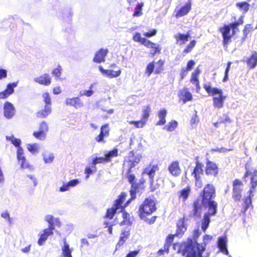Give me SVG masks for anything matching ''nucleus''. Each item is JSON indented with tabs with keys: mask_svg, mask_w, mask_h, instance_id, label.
<instances>
[{
	"mask_svg": "<svg viewBox=\"0 0 257 257\" xmlns=\"http://www.w3.org/2000/svg\"><path fill=\"white\" fill-rule=\"evenodd\" d=\"M133 40L136 42L140 43L144 45L147 40V39L142 38L141 34L139 32H136L133 35Z\"/></svg>",
	"mask_w": 257,
	"mask_h": 257,
	"instance_id": "48",
	"label": "nucleus"
},
{
	"mask_svg": "<svg viewBox=\"0 0 257 257\" xmlns=\"http://www.w3.org/2000/svg\"><path fill=\"white\" fill-rule=\"evenodd\" d=\"M251 29L252 28L251 27L250 24H248L245 26L243 30V37L242 38V40H245L247 38V35L250 32Z\"/></svg>",
	"mask_w": 257,
	"mask_h": 257,
	"instance_id": "60",
	"label": "nucleus"
},
{
	"mask_svg": "<svg viewBox=\"0 0 257 257\" xmlns=\"http://www.w3.org/2000/svg\"><path fill=\"white\" fill-rule=\"evenodd\" d=\"M243 23V18L240 17L237 21L228 25H224L222 27L219 28L218 31L222 35V44L225 48H227L228 45L231 42L232 37L234 35L235 31L238 30V27Z\"/></svg>",
	"mask_w": 257,
	"mask_h": 257,
	"instance_id": "2",
	"label": "nucleus"
},
{
	"mask_svg": "<svg viewBox=\"0 0 257 257\" xmlns=\"http://www.w3.org/2000/svg\"><path fill=\"white\" fill-rule=\"evenodd\" d=\"M98 68L102 74L109 78L117 77L120 75L121 72V70L120 69L116 71L110 69H104L101 65L99 66Z\"/></svg>",
	"mask_w": 257,
	"mask_h": 257,
	"instance_id": "27",
	"label": "nucleus"
},
{
	"mask_svg": "<svg viewBox=\"0 0 257 257\" xmlns=\"http://www.w3.org/2000/svg\"><path fill=\"white\" fill-rule=\"evenodd\" d=\"M45 220L48 223V228L43 230V233L40 235L38 240L39 245H42L48 237L53 234V230L55 229V226H60L61 222L58 218H54L51 215H48L46 216Z\"/></svg>",
	"mask_w": 257,
	"mask_h": 257,
	"instance_id": "4",
	"label": "nucleus"
},
{
	"mask_svg": "<svg viewBox=\"0 0 257 257\" xmlns=\"http://www.w3.org/2000/svg\"><path fill=\"white\" fill-rule=\"evenodd\" d=\"M187 218L183 216L178 219L176 223V231L175 235L176 236H182L187 230V224L186 222Z\"/></svg>",
	"mask_w": 257,
	"mask_h": 257,
	"instance_id": "17",
	"label": "nucleus"
},
{
	"mask_svg": "<svg viewBox=\"0 0 257 257\" xmlns=\"http://www.w3.org/2000/svg\"><path fill=\"white\" fill-rule=\"evenodd\" d=\"M178 96L180 100L183 101V103L192 101L193 99L192 95L187 88H184L180 90Z\"/></svg>",
	"mask_w": 257,
	"mask_h": 257,
	"instance_id": "28",
	"label": "nucleus"
},
{
	"mask_svg": "<svg viewBox=\"0 0 257 257\" xmlns=\"http://www.w3.org/2000/svg\"><path fill=\"white\" fill-rule=\"evenodd\" d=\"M108 53L107 49H100L97 51L93 57V61L94 62L100 63L105 61V58Z\"/></svg>",
	"mask_w": 257,
	"mask_h": 257,
	"instance_id": "29",
	"label": "nucleus"
},
{
	"mask_svg": "<svg viewBox=\"0 0 257 257\" xmlns=\"http://www.w3.org/2000/svg\"><path fill=\"white\" fill-rule=\"evenodd\" d=\"M243 184L239 179H235L232 181V197L234 201L239 202L242 197Z\"/></svg>",
	"mask_w": 257,
	"mask_h": 257,
	"instance_id": "13",
	"label": "nucleus"
},
{
	"mask_svg": "<svg viewBox=\"0 0 257 257\" xmlns=\"http://www.w3.org/2000/svg\"><path fill=\"white\" fill-rule=\"evenodd\" d=\"M126 196L127 194L126 193L121 192L118 198L114 201L112 207L107 209L104 218L112 219L117 209H121L123 210L125 209L130 203V201H127L126 203L123 204Z\"/></svg>",
	"mask_w": 257,
	"mask_h": 257,
	"instance_id": "7",
	"label": "nucleus"
},
{
	"mask_svg": "<svg viewBox=\"0 0 257 257\" xmlns=\"http://www.w3.org/2000/svg\"><path fill=\"white\" fill-rule=\"evenodd\" d=\"M157 34V30L156 29H153L150 31L146 32L144 34V36L147 38H150L154 36Z\"/></svg>",
	"mask_w": 257,
	"mask_h": 257,
	"instance_id": "63",
	"label": "nucleus"
},
{
	"mask_svg": "<svg viewBox=\"0 0 257 257\" xmlns=\"http://www.w3.org/2000/svg\"><path fill=\"white\" fill-rule=\"evenodd\" d=\"M205 172L207 175L216 177L219 173V168L214 162L207 160L206 162Z\"/></svg>",
	"mask_w": 257,
	"mask_h": 257,
	"instance_id": "15",
	"label": "nucleus"
},
{
	"mask_svg": "<svg viewBox=\"0 0 257 257\" xmlns=\"http://www.w3.org/2000/svg\"><path fill=\"white\" fill-rule=\"evenodd\" d=\"M130 235V229H124L122 230L119 240L117 243L116 247L122 246L125 241L128 238Z\"/></svg>",
	"mask_w": 257,
	"mask_h": 257,
	"instance_id": "36",
	"label": "nucleus"
},
{
	"mask_svg": "<svg viewBox=\"0 0 257 257\" xmlns=\"http://www.w3.org/2000/svg\"><path fill=\"white\" fill-rule=\"evenodd\" d=\"M227 239L225 236L219 237L218 239L217 245L219 250L226 255L228 254L226 247Z\"/></svg>",
	"mask_w": 257,
	"mask_h": 257,
	"instance_id": "34",
	"label": "nucleus"
},
{
	"mask_svg": "<svg viewBox=\"0 0 257 257\" xmlns=\"http://www.w3.org/2000/svg\"><path fill=\"white\" fill-rule=\"evenodd\" d=\"M94 85L95 83L91 84L88 90H84L83 91H80L79 93V95L80 96H86L87 97H90L93 95L94 91Z\"/></svg>",
	"mask_w": 257,
	"mask_h": 257,
	"instance_id": "47",
	"label": "nucleus"
},
{
	"mask_svg": "<svg viewBox=\"0 0 257 257\" xmlns=\"http://www.w3.org/2000/svg\"><path fill=\"white\" fill-rule=\"evenodd\" d=\"M17 85L18 82L9 83L6 88L4 91L0 92V99H5L13 94L14 92V88L16 87Z\"/></svg>",
	"mask_w": 257,
	"mask_h": 257,
	"instance_id": "19",
	"label": "nucleus"
},
{
	"mask_svg": "<svg viewBox=\"0 0 257 257\" xmlns=\"http://www.w3.org/2000/svg\"><path fill=\"white\" fill-rule=\"evenodd\" d=\"M177 44L183 45L191 38L190 31H188L186 34L178 33L174 36Z\"/></svg>",
	"mask_w": 257,
	"mask_h": 257,
	"instance_id": "26",
	"label": "nucleus"
},
{
	"mask_svg": "<svg viewBox=\"0 0 257 257\" xmlns=\"http://www.w3.org/2000/svg\"><path fill=\"white\" fill-rule=\"evenodd\" d=\"M62 71V67L60 65H58L57 67L52 70V73L55 77L58 78L60 77Z\"/></svg>",
	"mask_w": 257,
	"mask_h": 257,
	"instance_id": "58",
	"label": "nucleus"
},
{
	"mask_svg": "<svg viewBox=\"0 0 257 257\" xmlns=\"http://www.w3.org/2000/svg\"><path fill=\"white\" fill-rule=\"evenodd\" d=\"M139 252V250L130 251L127 253L125 257H136Z\"/></svg>",
	"mask_w": 257,
	"mask_h": 257,
	"instance_id": "64",
	"label": "nucleus"
},
{
	"mask_svg": "<svg viewBox=\"0 0 257 257\" xmlns=\"http://www.w3.org/2000/svg\"><path fill=\"white\" fill-rule=\"evenodd\" d=\"M200 73V69L196 68L194 71L192 73L190 79V82L195 84L197 91H198L200 89V82L198 79V76Z\"/></svg>",
	"mask_w": 257,
	"mask_h": 257,
	"instance_id": "31",
	"label": "nucleus"
},
{
	"mask_svg": "<svg viewBox=\"0 0 257 257\" xmlns=\"http://www.w3.org/2000/svg\"><path fill=\"white\" fill-rule=\"evenodd\" d=\"M199 196L201 198V203L213 200L216 196L215 187L210 183L206 184Z\"/></svg>",
	"mask_w": 257,
	"mask_h": 257,
	"instance_id": "11",
	"label": "nucleus"
},
{
	"mask_svg": "<svg viewBox=\"0 0 257 257\" xmlns=\"http://www.w3.org/2000/svg\"><path fill=\"white\" fill-rule=\"evenodd\" d=\"M51 112V106H45L44 109H40L36 113V116L39 119H44L50 114Z\"/></svg>",
	"mask_w": 257,
	"mask_h": 257,
	"instance_id": "32",
	"label": "nucleus"
},
{
	"mask_svg": "<svg viewBox=\"0 0 257 257\" xmlns=\"http://www.w3.org/2000/svg\"><path fill=\"white\" fill-rule=\"evenodd\" d=\"M205 250V245H201L197 242H193L192 239L188 240L183 244L181 250L183 255L185 257H202V253Z\"/></svg>",
	"mask_w": 257,
	"mask_h": 257,
	"instance_id": "3",
	"label": "nucleus"
},
{
	"mask_svg": "<svg viewBox=\"0 0 257 257\" xmlns=\"http://www.w3.org/2000/svg\"><path fill=\"white\" fill-rule=\"evenodd\" d=\"M177 125L178 122L177 121L172 120L164 128L168 132H172L177 127Z\"/></svg>",
	"mask_w": 257,
	"mask_h": 257,
	"instance_id": "53",
	"label": "nucleus"
},
{
	"mask_svg": "<svg viewBox=\"0 0 257 257\" xmlns=\"http://www.w3.org/2000/svg\"><path fill=\"white\" fill-rule=\"evenodd\" d=\"M175 236H176L175 234H169L167 236L165 244H164L166 247L167 251L169 250V247L174 241Z\"/></svg>",
	"mask_w": 257,
	"mask_h": 257,
	"instance_id": "52",
	"label": "nucleus"
},
{
	"mask_svg": "<svg viewBox=\"0 0 257 257\" xmlns=\"http://www.w3.org/2000/svg\"><path fill=\"white\" fill-rule=\"evenodd\" d=\"M62 255L63 257H72V251L70 248L69 244L65 241L64 243V245L62 248Z\"/></svg>",
	"mask_w": 257,
	"mask_h": 257,
	"instance_id": "45",
	"label": "nucleus"
},
{
	"mask_svg": "<svg viewBox=\"0 0 257 257\" xmlns=\"http://www.w3.org/2000/svg\"><path fill=\"white\" fill-rule=\"evenodd\" d=\"M167 114V111L165 108L161 109L158 111V116L159 118V120L156 122L157 125H163L165 124Z\"/></svg>",
	"mask_w": 257,
	"mask_h": 257,
	"instance_id": "37",
	"label": "nucleus"
},
{
	"mask_svg": "<svg viewBox=\"0 0 257 257\" xmlns=\"http://www.w3.org/2000/svg\"><path fill=\"white\" fill-rule=\"evenodd\" d=\"M203 164L196 158L195 161V166L191 172V175L194 178L195 186L198 188H201L203 186V182L201 179V176L203 175L204 171L203 169Z\"/></svg>",
	"mask_w": 257,
	"mask_h": 257,
	"instance_id": "9",
	"label": "nucleus"
},
{
	"mask_svg": "<svg viewBox=\"0 0 257 257\" xmlns=\"http://www.w3.org/2000/svg\"><path fill=\"white\" fill-rule=\"evenodd\" d=\"M65 104L67 106H73L76 109L81 107L84 105L83 102L79 97L66 98Z\"/></svg>",
	"mask_w": 257,
	"mask_h": 257,
	"instance_id": "25",
	"label": "nucleus"
},
{
	"mask_svg": "<svg viewBox=\"0 0 257 257\" xmlns=\"http://www.w3.org/2000/svg\"><path fill=\"white\" fill-rule=\"evenodd\" d=\"M142 158L141 154H137L134 150L129 152L126 158L123 161L122 172L125 171V174L132 173V169L141 162Z\"/></svg>",
	"mask_w": 257,
	"mask_h": 257,
	"instance_id": "5",
	"label": "nucleus"
},
{
	"mask_svg": "<svg viewBox=\"0 0 257 257\" xmlns=\"http://www.w3.org/2000/svg\"><path fill=\"white\" fill-rule=\"evenodd\" d=\"M201 201L199 199H196L192 204V213L189 215L190 217H200L201 214L202 206Z\"/></svg>",
	"mask_w": 257,
	"mask_h": 257,
	"instance_id": "21",
	"label": "nucleus"
},
{
	"mask_svg": "<svg viewBox=\"0 0 257 257\" xmlns=\"http://www.w3.org/2000/svg\"><path fill=\"white\" fill-rule=\"evenodd\" d=\"M157 209L156 201L150 197H147L139 205L138 214L141 220L144 221L146 223L151 225L155 222L158 216L154 215L151 218L148 217L155 212Z\"/></svg>",
	"mask_w": 257,
	"mask_h": 257,
	"instance_id": "1",
	"label": "nucleus"
},
{
	"mask_svg": "<svg viewBox=\"0 0 257 257\" xmlns=\"http://www.w3.org/2000/svg\"><path fill=\"white\" fill-rule=\"evenodd\" d=\"M15 109L13 104L9 101H6L4 106V114L8 119L12 118L15 114Z\"/></svg>",
	"mask_w": 257,
	"mask_h": 257,
	"instance_id": "20",
	"label": "nucleus"
},
{
	"mask_svg": "<svg viewBox=\"0 0 257 257\" xmlns=\"http://www.w3.org/2000/svg\"><path fill=\"white\" fill-rule=\"evenodd\" d=\"M79 181L77 179L71 180L69 181L67 183L63 184L60 188V191H61V192L67 191L69 189V188L70 187L75 186L79 183Z\"/></svg>",
	"mask_w": 257,
	"mask_h": 257,
	"instance_id": "42",
	"label": "nucleus"
},
{
	"mask_svg": "<svg viewBox=\"0 0 257 257\" xmlns=\"http://www.w3.org/2000/svg\"><path fill=\"white\" fill-rule=\"evenodd\" d=\"M144 6V3H141L137 4L136 6L135 11L133 14L134 17H140L142 15L143 13L142 12V8Z\"/></svg>",
	"mask_w": 257,
	"mask_h": 257,
	"instance_id": "51",
	"label": "nucleus"
},
{
	"mask_svg": "<svg viewBox=\"0 0 257 257\" xmlns=\"http://www.w3.org/2000/svg\"><path fill=\"white\" fill-rule=\"evenodd\" d=\"M159 170V167L158 165H154L151 166V165H149L144 170L143 174H147L150 179L152 180L153 179L156 172Z\"/></svg>",
	"mask_w": 257,
	"mask_h": 257,
	"instance_id": "33",
	"label": "nucleus"
},
{
	"mask_svg": "<svg viewBox=\"0 0 257 257\" xmlns=\"http://www.w3.org/2000/svg\"><path fill=\"white\" fill-rule=\"evenodd\" d=\"M191 191V187L188 185L179 191L178 197L179 198H182L183 200L185 201L190 195Z\"/></svg>",
	"mask_w": 257,
	"mask_h": 257,
	"instance_id": "39",
	"label": "nucleus"
},
{
	"mask_svg": "<svg viewBox=\"0 0 257 257\" xmlns=\"http://www.w3.org/2000/svg\"><path fill=\"white\" fill-rule=\"evenodd\" d=\"M196 44V41L195 40H191L189 43L186 46V47L183 50V53L187 54L190 52L194 48Z\"/></svg>",
	"mask_w": 257,
	"mask_h": 257,
	"instance_id": "49",
	"label": "nucleus"
},
{
	"mask_svg": "<svg viewBox=\"0 0 257 257\" xmlns=\"http://www.w3.org/2000/svg\"><path fill=\"white\" fill-rule=\"evenodd\" d=\"M143 45L148 48L151 49L152 56L161 53V48L159 45L152 42L148 39H147Z\"/></svg>",
	"mask_w": 257,
	"mask_h": 257,
	"instance_id": "30",
	"label": "nucleus"
},
{
	"mask_svg": "<svg viewBox=\"0 0 257 257\" xmlns=\"http://www.w3.org/2000/svg\"><path fill=\"white\" fill-rule=\"evenodd\" d=\"M210 216L207 214H204L201 220V228L203 232H205L210 222Z\"/></svg>",
	"mask_w": 257,
	"mask_h": 257,
	"instance_id": "43",
	"label": "nucleus"
},
{
	"mask_svg": "<svg viewBox=\"0 0 257 257\" xmlns=\"http://www.w3.org/2000/svg\"><path fill=\"white\" fill-rule=\"evenodd\" d=\"M7 140L11 142V143L16 147H20L21 141L19 139L15 138L14 136L7 137Z\"/></svg>",
	"mask_w": 257,
	"mask_h": 257,
	"instance_id": "55",
	"label": "nucleus"
},
{
	"mask_svg": "<svg viewBox=\"0 0 257 257\" xmlns=\"http://www.w3.org/2000/svg\"><path fill=\"white\" fill-rule=\"evenodd\" d=\"M35 82L44 86H48L51 83V77L48 73H44L34 79Z\"/></svg>",
	"mask_w": 257,
	"mask_h": 257,
	"instance_id": "24",
	"label": "nucleus"
},
{
	"mask_svg": "<svg viewBox=\"0 0 257 257\" xmlns=\"http://www.w3.org/2000/svg\"><path fill=\"white\" fill-rule=\"evenodd\" d=\"M48 130V123L46 121H42L39 125L38 130L34 131L33 136L38 140H44L46 138Z\"/></svg>",
	"mask_w": 257,
	"mask_h": 257,
	"instance_id": "14",
	"label": "nucleus"
},
{
	"mask_svg": "<svg viewBox=\"0 0 257 257\" xmlns=\"http://www.w3.org/2000/svg\"><path fill=\"white\" fill-rule=\"evenodd\" d=\"M204 207H208V212L205 214H207L210 216L215 215L217 212V203L213 200H209L205 202L202 203Z\"/></svg>",
	"mask_w": 257,
	"mask_h": 257,
	"instance_id": "18",
	"label": "nucleus"
},
{
	"mask_svg": "<svg viewBox=\"0 0 257 257\" xmlns=\"http://www.w3.org/2000/svg\"><path fill=\"white\" fill-rule=\"evenodd\" d=\"M236 7L243 13H246L249 10L250 5L246 2H238L236 4Z\"/></svg>",
	"mask_w": 257,
	"mask_h": 257,
	"instance_id": "44",
	"label": "nucleus"
},
{
	"mask_svg": "<svg viewBox=\"0 0 257 257\" xmlns=\"http://www.w3.org/2000/svg\"><path fill=\"white\" fill-rule=\"evenodd\" d=\"M246 63L249 69L255 68L257 65V52L254 51L246 60Z\"/></svg>",
	"mask_w": 257,
	"mask_h": 257,
	"instance_id": "35",
	"label": "nucleus"
},
{
	"mask_svg": "<svg viewBox=\"0 0 257 257\" xmlns=\"http://www.w3.org/2000/svg\"><path fill=\"white\" fill-rule=\"evenodd\" d=\"M106 163V162L105 161L104 157H99V158L96 157L92 161V163L94 165L97 164Z\"/></svg>",
	"mask_w": 257,
	"mask_h": 257,
	"instance_id": "61",
	"label": "nucleus"
},
{
	"mask_svg": "<svg viewBox=\"0 0 257 257\" xmlns=\"http://www.w3.org/2000/svg\"><path fill=\"white\" fill-rule=\"evenodd\" d=\"M17 158L20 162L21 166L23 168H30V165L27 163L26 160L23 155L22 149L19 148L17 151Z\"/></svg>",
	"mask_w": 257,
	"mask_h": 257,
	"instance_id": "38",
	"label": "nucleus"
},
{
	"mask_svg": "<svg viewBox=\"0 0 257 257\" xmlns=\"http://www.w3.org/2000/svg\"><path fill=\"white\" fill-rule=\"evenodd\" d=\"M42 96L45 103V106H51V99L49 94L48 92L44 93Z\"/></svg>",
	"mask_w": 257,
	"mask_h": 257,
	"instance_id": "57",
	"label": "nucleus"
},
{
	"mask_svg": "<svg viewBox=\"0 0 257 257\" xmlns=\"http://www.w3.org/2000/svg\"><path fill=\"white\" fill-rule=\"evenodd\" d=\"M151 110V108L149 105L145 106L143 109V113L142 115L141 119L143 121H145L146 123L148 121Z\"/></svg>",
	"mask_w": 257,
	"mask_h": 257,
	"instance_id": "46",
	"label": "nucleus"
},
{
	"mask_svg": "<svg viewBox=\"0 0 257 257\" xmlns=\"http://www.w3.org/2000/svg\"><path fill=\"white\" fill-rule=\"evenodd\" d=\"M109 132L108 123L102 125L100 127L99 134L95 137V141L97 143L102 142L105 143L106 141L104 140V138L109 136Z\"/></svg>",
	"mask_w": 257,
	"mask_h": 257,
	"instance_id": "16",
	"label": "nucleus"
},
{
	"mask_svg": "<svg viewBox=\"0 0 257 257\" xmlns=\"http://www.w3.org/2000/svg\"><path fill=\"white\" fill-rule=\"evenodd\" d=\"M232 62L230 61L228 62L227 63V67L225 70L224 76L222 80L223 82H226L228 79V73L230 70V66Z\"/></svg>",
	"mask_w": 257,
	"mask_h": 257,
	"instance_id": "59",
	"label": "nucleus"
},
{
	"mask_svg": "<svg viewBox=\"0 0 257 257\" xmlns=\"http://www.w3.org/2000/svg\"><path fill=\"white\" fill-rule=\"evenodd\" d=\"M126 175L127 181L131 185V188L130 190L131 197L128 200L130 201V203L132 200H134L136 198L137 192L145 189L144 184L146 182V180L144 178H142L139 180L138 182H137L136 176L134 174H126Z\"/></svg>",
	"mask_w": 257,
	"mask_h": 257,
	"instance_id": "8",
	"label": "nucleus"
},
{
	"mask_svg": "<svg viewBox=\"0 0 257 257\" xmlns=\"http://www.w3.org/2000/svg\"><path fill=\"white\" fill-rule=\"evenodd\" d=\"M43 157L45 163H51L54 159V155L52 153H45L43 154Z\"/></svg>",
	"mask_w": 257,
	"mask_h": 257,
	"instance_id": "54",
	"label": "nucleus"
},
{
	"mask_svg": "<svg viewBox=\"0 0 257 257\" xmlns=\"http://www.w3.org/2000/svg\"><path fill=\"white\" fill-rule=\"evenodd\" d=\"M191 2L188 1L184 6L175 11V17L179 18L187 15L191 10Z\"/></svg>",
	"mask_w": 257,
	"mask_h": 257,
	"instance_id": "23",
	"label": "nucleus"
},
{
	"mask_svg": "<svg viewBox=\"0 0 257 257\" xmlns=\"http://www.w3.org/2000/svg\"><path fill=\"white\" fill-rule=\"evenodd\" d=\"M129 124H134V126L137 128H142L143 127L146 123L145 122V121H143L142 119H141L138 121H130Z\"/></svg>",
	"mask_w": 257,
	"mask_h": 257,
	"instance_id": "56",
	"label": "nucleus"
},
{
	"mask_svg": "<svg viewBox=\"0 0 257 257\" xmlns=\"http://www.w3.org/2000/svg\"><path fill=\"white\" fill-rule=\"evenodd\" d=\"M250 184L251 188L249 191V195L243 200L242 208L240 211L243 215L245 214L246 211L248 208L252 207L251 199L253 192L252 190H254L257 186V177L256 178H255V176H253L251 178Z\"/></svg>",
	"mask_w": 257,
	"mask_h": 257,
	"instance_id": "10",
	"label": "nucleus"
},
{
	"mask_svg": "<svg viewBox=\"0 0 257 257\" xmlns=\"http://www.w3.org/2000/svg\"><path fill=\"white\" fill-rule=\"evenodd\" d=\"M203 88L207 93L210 95L218 94V96H214L212 98L213 106L217 108H220L223 107L224 102L226 98V96L223 95V91L217 87L212 88L209 84H203Z\"/></svg>",
	"mask_w": 257,
	"mask_h": 257,
	"instance_id": "6",
	"label": "nucleus"
},
{
	"mask_svg": "<svg viewBox=\"0 0 257 257\" xmlns=\"http://www.w3.org/2000/svg\"><path fill=\"white\" fill-rule=\"evenodd\" d=\"M168 170L172 176H178L182 171L179 161H174L172 162L168 166Z\"/></svg>",
	"mask_w": 257,
	"mask_h": 257,
	"instance_id": "22",
	"label": "nucleus"
},
{
	"mask_svg": "<svg viewBox=\"0 0 257 257\" xmlns=\"http://www.w3.org/2000/svg\"><path fill=\"white\" fill-rule=\"evenodd\" d=\"M165 61L163 59H159L156 63V68L155 67L154 61L149 63L146 68L145 73L149 77L153 72L156 74L161 73L164 70V65Z\"/></svg>",
	"mask_w": 257,
	"mask_h": 257,
	"instance_id": "12",
	"label": "nucleus"
},
{
	"mask_svg": "<svg viewBox=\"0 0 257 257\" xmlns=\"http://www.w3.org/2000/svg\"><path fill=\"white\" fill-rule=\"evenodd\" d=\"M121 212L122 213V221L120 222V225H131L132 224V221L131 220L130 215L124 209H121Z\"/></svg>",
	"mask_w": 257,
	"mask_h": 257,
	"instance_id": "41",
	"label": "nucleus"
},
{
	"mask_svg": "<svg viewBox=\"0 0 257 257\" xmlns=\"http://www.w3.org/2000/svg\"><path fill=\"white\" fill-rule=\"evenodd\" d=\"M196 44V41L195 40H191L189 43L186 46V47L183 50V53L187 54L190 52L194 48Z\"/></svg>",
	"mask_w": 257,
	"mask_h": 257,
	"instance_id": "50",
	"label": "nucleus"
},
{
	"mask_svg": "<svg viewBox=\"0 0 257 257\" xmlns=\"http://www.w3.org/2000/svg\"><path fill=\"white\" fill-rule=\"evenodd\" d=\"M27 149L30 152L32 153H35L37 152L38 150L37 145L36 144H28L27 146Z\"/></svg>",
	"mask_w": 257,
	"mask_h": 257,
	"instance_id": "62",
	"label": "nucleus"
},
{
	"mask_svg": "<svg viewBox=\"0 0 257 257\" xmlns=\"http://www.w3.org/2000/svg\"><path fill=\"white\" fill-rule=\"evenodd\" d=\"M118 156V150L116 148H114L112 150L109 151L104 155V158L106 163L110 162L114 157Z\"/></svg>",
	"mask_w": 257,
	"mask_h": 257,
	"instance_id": "40",
	"label": "nucleus"
}]
</instances>
